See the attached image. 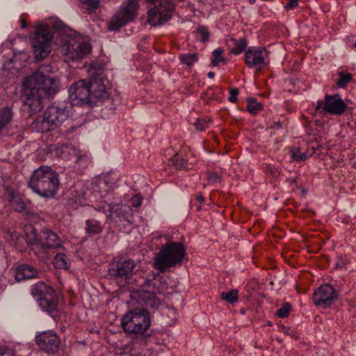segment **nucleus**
I'll use <instances>...</instances> for the list:
<instances>
[{"label":"nucleus","mask_w":356,"mask_h":356,"mask_svg":"<svg viewBox=\"0 0 356 356\" xmlns=\"http://www.w3.org/2000/svg\"><path fill=\"white\" fill-rule=\"evenodd\" d=\"M28 186L42 197H53L58 189V174L49 166H41L33 171Z\"/></svg>","instance_id":"obj_5"},{"label":"nucleus","mask_w":356,"mask_h":356,"mask_svg":"<svg viewBox=\"0 0 356 356\" xmlns=\"http://www.w3.org/2000/svg\"><path fill=\"white\" fill-rule=\"evenodd\" d=\"M31 296L37 300L40 308L50 316L54 317L58 311V297L56 291L43 282L31 286Z\"/></svg>","instance_id":"obj_7"},{"label":"nucleus","mask_w":356,"mask_h":356,"mask_svg":"<svg viewBox=\"0 0 356 356\" xmlns=\"http://www.w3.org/2000/svg\"><path fill=\"white\" fill-rule=\"evenodd\" d=\"M134 268L133 259L118 260L111 264L108 274L115 279L126 280L131 277Z\"/></svg>","instance_id":"obj_16"},{"label":"nucleus","mask_w":356,"mask_h":356,"mask_svg":"<svg viewBox=\"0 0 356 356\" xmlns=\"http://www.w3.org/2000/svg\"><path fill=\"white\" fill-rule=\"evenodd\" d=\"M291 306L289 302H284L282 307L277 310L276 314L280 318L289 316Z\"/></svg>","instance_id":"obj_32"},{"label":"nucleus","mask_w":356,"mask_h":356,"mask_svg":"<svg viewBox=\"0 0 356 356\" xmlns=\"http://www.w3.org/2000/svg\"><path fill=\"white\" fill-rule=\"evenodd\" d=\"M22 24V29H25L28 26V24Z\"/></svg>","instance_id":"obj_50"},{"label":"nucleus","mask_w":356,"mask_h":356,"mask_svg":"<svg viewBox=\"0 0 356 356\" xmlns=\"http://www.w3.org/2000/svg\"><path fill=\"white\" fill-rule=\"evenodd\" d=\"M225 42L229 53L234 55L241 54L248 46V41L243 36L236 38L231 34L226 37Z\"/></svg>","instance_id":"obj_18"},{"label":"nucleus","mask_w":356,"mask_h":356,"mask_svg":"<svg viewBox=\"0 0 356 356\" xmlns=\"http://www.w3.org/2000/svg\"><path fill=\"white\" fill-rule=\"evenodd\" d=\"M196 37L202 42H207L210 37L208 28L205 26H199L196 29Z\"/></svg>","instance_id":"obj_29"},{"label":"nucleus","mask_w":356,"mask_h":356,"mask_svg":"<svg viewBox=\"0 0 356 356\" xmlns=\"http://www.w3.org/2000/svg\"><path fill=\"white\" fill-rule=\"evenodd\" d=\"M238 291L237 289H232L227 292H222L220 294L221 299L228 303L234 304L238 300Z\"/></svg>","instance_id":"obj_26"},{"label":"nucleus","mask_w":356,"mask_h":356,"mask_svg":"<svg viewBox=\"0 0 356 356\" xmlns=\"http://www.w3.org/2000/svg\"><path fill=\"white\" fill-rule=\"evenodd\" d=\"M289 152L291 159L296 162L306 161L307 159L305 151H302L300 147L292 148L289 150Z\"/></svg>","instance_id":"obj_28"},{"label":"nucleus","mask_w":356,"mask_h":356,"mask_svg":"<svg viewBox=\"0 0 356 356\" xmlns=\"http://www.w3.org/2000/svg\"><path fill=\"white\" fill-rule=\"evenodd\" d=\"M186 256V250L182 243L167 242L155 254L153 266L159 273L170 271L172 268L180 267Z\"/></svg>","instance_id":"obj_4"},{"label":"nucleus","mask_w":356,"mask_h":356,"mask_svg":"<svg viewBox=\"0 0 356 356\" xmlns=\"http://www.w3.org/2000/svg\"><path fill=\"white\" fill-rule=\"evenodd\" d=\"M268 54L265 47H250L245 51L243 60L248 68L260 72L269 64Z\"/></svg>","instance_id":"obj_11"},{"label":"nucleus","mask_w":356,"mask_h":356,"mask_svg":"<svg viewBox=\"0 0 356 356\" xmlns=\"http://www.w3.org/2000/svg\"><path fill=\"white\" fill-rule=\"evenodd\" d=\"M298 4V0H289V2L286 4L285 8L286 10H293Z\"/></svg>","instance_id":"obj_42"},{"label":"nucleus","mask_w":356,"mask_h":356,"mask_svg":"<svg viewBox=\"0 0 356 356\" xmlns=\"http://www.w3.org/2000/svg\"><path fill=\"white\" fill-rule=\"evenodd\" d=\"M95 209L106 214L107 218L112 219L118 218L119 221H126L132 223V209L127 204H108L106 202H101L95 207Z\"/></svg>","instance_id":"obj_12"},{"label":"nucleus","mask_w":356,"mask_h":356,"mask_svg":"<svg viewBox=\"0 0 356 356\" xmlns=\"http://www.w3.org/2000/svg\"><path fill=\"white\" fill-rule=\"evenodd\" d=\"M151 325L149 313L146 309L136 308L128 312L121 319V326L127 334H141Z\"/></svg>","instance_id":"obj_8"},{"label":"nucleus","mask_w":356,"mask_h":356,"mask_svg":"<svg viewBox=\"0 0 356 356\" xmlns=\"http://www.w3.org/2000/svg\"><path fill=\"white\" fill-rule=\"evenodd\" d=\"M209 120L204 118L198 119L195 123L194 126L198 131H202L206 130L209 126Z\"/></svg>","instance_id":"obj_34"},{"label":"nucleus","mask_w":356,"mask_h":356,"mask_svg":"<svg viewBox=\"0 0 356 356\" xmlns=\"http://www.w3.org/2000/svg\"><path fill=\"white\" fill-rule=\"evenodd\" d=\"M138 0H127L113 15L115 22H131L138 15Z\"/></svg>","instance_id":"obj_17"},{"label":"nucleus","mask_w":356,"mask_h":356,"mask_svg":"<svg viewBox=\"0 0 356 356\" xmlns=\"http://www.w3.org/2000/svg\"><path fill=\"white\" fill-rule=\"evenodd\" d=\"M50 19L51 20V22H60V21L58 19L57 17H51Z\"/></svg>","instance_id":"obj_48"},{"label":"nucleus","mask_w":356,"mask_h":356,"mask_svg":"<svg viewBox=\"0 0 356 356\" xmlns=\"http://www.w3.org/2000/svg\"><path fill=\"white\" fill-rule=\"evenodd\" d=\"M348 108V105L339 94L325 95L323 100H318L315 110L321 115L330 114L340 116Z\"/></svg>","instance_id":"obj_10"},{"label":"nucleus","mask_w":356,"mask_h":356,"mask_svg":"<svg viewBox=\"0 0 356 356\" xmlns=\"http://www.w3.org/2000/svg\"><path fill=\"white\" fill-rule=\"evenodd\" d=\"M136 295L138 302L144 305L147 308L157 309L160 305V300L154 292L139 291Z\"/></svg>","instance_id":"obj_21"},{"label":"nucleus","mask_w":356,"mask_h":356,"mask_svg":"<svg viewBox=\"0 0 356 356\" xmlns=\"http://www.w3.org/2000/svg\"><path fill=\"white\" fill-rule=\"evenodd\" d=\"M195 199L200 204H202L204 201V198L201 194L197 195Z\"/></svg>","instance_id":"obj_46"},{"label":"nucleus","mask_w":356,"mask_h":356,"mask_svg":"<svg viewBox=\"0 0 356 356\" xmlns=\"http://www.w3.org/2000/svg\"><path fill=\"white\" fill-rule=\"evenodd\" d=\"M19 22H22V23L26 22V19H21Z\"/></svg>","instance_id":"obj_53"},{"label":"nucleus","mask_w":356,"mask_h":356,"mask_svg":"<svg viewBox=\"0 0 356 356\" xmlns=\"http://www.w3.org/2000/svg\"><path fill=\"white\" fill-rule=\"evenodd\" d=\"M136 356H145V355H142V354H138V355H137Z\"/></svg>","instance_id":"obj_55"},{"label":"nucleus","mask_w":356,"mask_h":356,"mask_svg":"<svg viewBox=\"0 0 356 356\" xmlns=\"http://www.w3.org/2000/svg\"><path fill=\"white\" fill-rule=\"evenodd\" d=\"M27 238L30 243L40 245L44 249H56L62 246V240L55 232L48 229H44L39 233L33 229Z\"/></svg>","instance_id":"obj_13"},{"label":"nucleus","mask_w":356,"mask_h":356,"mask_svg":"<svg viewBox=\"0 0 356 356\" xmlns=\"http://www.w3.org/2000/svg\"><path fill=\"white\" fill-rule=\"evenodd\" d=\"M72 108L68 103H54L48 106L43 115L38 116L33 123V128L38 132H47L59 127L72 113Z\"/></svg>","instance_id":"obj_6"},{"label":"nucleus","mask_w":356,"mask_h":356,"mask_svg":"<svg viewBox=\"0 0 356 356\" xmlns=\"http://www.w3.org/2000/svg\"><path fill=\"white\" fill-rule=\"evenodd\" d=\"M238 95V90L237 88H232L230 90V96L229 97V102L235 103L237 102V95Z\"/></svg>","instance_id":"obj_41"},{"label":"nucleus","mask_w":356,"mask_h":356,"mask_svg":"<svg viewBox=\"0 0 356 356\" xmlns=\"http://www.w3.org/2000/svg\"><path fill=\"white\" fill-rule=\"evenodd\" d=\"M154 6L147 12V22H165L171 19L175 12L172 0H145Z\"/></svg>","instance_id":"obj_9"},{"label":"nucleus","mask_w":356,"mask_h":356,"mask_svg":"<svg viewBox=\"0 0 356 356\" xmlns=\"http://www.w3.org/2000/svg\"><path fill=\"white\" fill-rule=\"evenodd\" d=\"M88 3L90 4V6L91 7H92L93 8H97L99 6V0H90Z\"/></svg>","instance_id":"obj_44"},{"label":"nucleus","mask_w":356,"mask_h":356,"mask_svg":"<svg viewBox=\"0 0 356 356\" xmlns=\"http://www.w3.org/2000/svg\"><path fill=\"white\" fill-rule=\"evenodd\" d=\"M247 109L251 114L256 115L262 109V104L255 99L250 98L248 100Z\"/></svg>","instance_id":"obj_30"},{"label":"nucleus","mask_w":356,"mask_h":356,"mask_svg":"<svg viewBox=\"0 0 356 356\" xmlns=\"http://www.w3.org/2000/svg\"><path fill=\"white\" fill-rule=\"evenodd\" d=\"M208 182L211 184H215L220 181V177L216 172H210L207 174Z\"/></svg>","instance_id":"obj_36"},{"label":"nucleus","mask_w":356,"mask_h":356,"mask_svg":"<svg viewBox=\"0 0 356 356\" xmlns=\"http://www.w3.org/2000/svg\"><path fill=\"white\" fill-rule=\"evenodd\" d=\"M76 163L79 164L80 167L86 168L89 163L88 158L86 155H78L76 156Z\"/></svg>","instance_id":"obj_37"},{"label":"nucleus","mask_w":356,"mask_h":356,"mask_svg":"<svg viewBox=\"0 0 356 356\" xmlns=\"http://www.w3.org/2000/svg\"><path fill=\"white\" fill-rule=\"evenodd\" d=\"M0 356H15L13 351L9 348H4L0 350Z\"/></svg>","instance_id":"obj_43"},{"label":"nucleus","mask_w":356,"mask_h":356,"mask_svg":"<svg viewBox=\"0 0 356 356\" xmlns=\"http://www.w3.org/2000/svg\"><path fill=\"white\" fill-rule=\"evenodd\" d=\"M69 99L70 102L68 105H81L83 104H91L95 102L109 101L108 93L102 80L99 78H92L90 82L81 79L74 83L69 88Z\"/></svg>","instance_id":"obj_3"},{"label":"nucleus","mask_w":356,"mask_h":356,"mask_svg":"<svg viewBox=\"0 0 356 356\" xmlns=\"http://www.w3.org/2000/svg\"><path fill=\"white\" fill-rule=\"evenodd\" d=\"M153 26H156L157 25H161L162 24H156V23H154V24H151Z\"/></svg>","instance_id":"obj_52"},{"label":"nucleus","mask_w":356,"mask_h":356,"mask_svg":"<svg viewBox=\"0 0 356 356\" xmlns=\"http://www.w3.org/2000/svg\"><path fill=\"white\" fill-rule=\"evenodd\" d=\"M35 341L40 350L48 355L58 353L61 343L59 335L51 330L38 332Z\"/></svg>","instance_id":"obj_14"},{"label":"nucleus","mask_w":356,"mask_h":356,"mask_svg":"<svg viewBox=\"0 0 356 356\" xmlns=\"http://www.w3.org/2000/svg\"><path fill=\"white\" fill-rule=\"evenodd\" d=\"M179 58L182 64L188 67L193 66L198 60L197 54H181Z\"/></svg>","instance_id":"obj_27"},{"label":"nucleus","mask_w":356,"mask_h":356,"mask_svg":"<svg viewBox=\"0 0 356 356\" xmlns=\"http://www.w3.org/2000/svg\"><path fill=\"white\" fill-rule=\"evenodd\" d=\"M13 117V112L11 107L6 106L0 108V131L10 124Z\"/></svg>","instance_id":"obj_23"},{"label":"nucleus","mask_w":356,"mask_h":356,"mask_svg":"<svg viewBox=\"0 0 356 356\" xmlns=\"http://www.w3.org/2000/svg\"><path fill=\"white\" fill-rule=\"evenodd\" d=\"M339 79L336 83L340 88H345L348 83L353 80V75L350 73H346L343 71H340L337 73Z\"/></svg>","instance_id":"obj_25"},{"label":"nucleus","mask_w":356,"mask_h":356,"mask_svg":"<svg viewBox=\"0 0 356 356\" xmlns=\"http://www.w3.org/2000/svg\"><path fill=\"white\" fill-rule=\"evenodd\" d=\"M256 0H249L250 3L254 4L255 3Z\"/></svg>","instance_id":"obj_51"},{"label":"nucleus","mask_w":356,"mask_h":356,"mask_svg":"<svg viewBox=\"0 0 356 356\" xmlns=\"http://www.w3.org/2000/svg\"><path fill=\"white\" fill-rule=\"evenodd\" d=\"M319 145L318 144L316 145H312L309 144L307 146V149L305 150L306 155L307 156V159L311 157L316 152L317 150L319 149Z\"/></svg>","instance_id":"obj_38"},{"label":"nucleus","mask_w":356,"mask_h":356,"mask_svg":"<svg viewBox=\"0 0 356 356\" xmlns=\"http://www.w3.org/2000/svg\"><path fill=\"white\" fill-rule=\"evenodd\" d=\"M8 201L13 209L26 215L31 213L32 209L29 201L24 202L22 197L15 195L13 191H8Z\"/></svg>","instance_id":"obj_19"},{"label":"nucleus","mask_w":356,"mask_h":356,"mask_svg":"<svg viewBox=\"0 0 356 356\" xmlns=\"http://www.w3.org/2000/svg\"><path fill=\"white\" fill-rule=\"evenodd\" d=\"M222 51L220 49H215L212 53L211 63L213 66H216L220 62H222L225 59L221 56Z\"/></svg>","instance_id":"obj_33"},{"label":"nucleus","mask_w":356,"mask_h":356,"mask_svg":"<svg viewBox=\"0 0 356 356\" xmlns=\"http://www.w3.org/2000/svg\"><path fill=\"white\" fill-rule=\"evenodd\" d=\"M54 265L56 268L67 269L70 267V262L65 254L58 253L54 257Z\"/></svg>","instance_id":"obj_24"},{"label":"nucleus","mask_w":356,"mask_h":356,"mask_svg":"<svg viewBox=\"0 0 356 356\" xmlns=\"http://www.w3.org/2000/svg\"><path fill=\"white\" fill-rule=\"evenodd\" d=\"M336 290L328 284L320 286L314 293L313 301L316 306L326 309L337 299Z\"/></svg>","instance_id":"obj_15"},{"label":"nucleus","mask_w":356,"mask_h":356,"mask_svg":"<svg viewBox=\"0 0 356 356\" xmlns=\"http://www.w3.org/2000/svg\"><path fill=\"white\" fill-rule=\"evenodd\" d=\"M38 272L35 267L29 264H22L17 267L15 277L17 282H22L38 277Z\"/></svg>","instance_id":"obj_20"},{"label":"nucleus","mask_w":356,"mask_h":356,"mask_svg":"<svg viewBox=\"0 0 356 356\" xmlns=\"http://www.w3.org/2000/svg\"><path fill=\"white\" fill-rule=\"evenodd\" d=\"M50 72V65L40 66L36 72L26 77L23 82L24 104L31 113L40 111L44 106L43 100L53 96L58 90V80L45 74Z\"/></svg>","instance_id":"obj_2"},{"label":"nucleus","mask_w":356,"mask_h":356,"mask_svg":"<svg viewBox=\"0 0 356 356\" xmlns=\"http://www.w3.org/2000/svg\"><path fill=\"white\" fill-rule=\"evenodd\" d=\"M35 31L30 35L33 53L37 60L46 58L51 51V43L62 47L66 62H76L84 58L92 50L88 38L78 35L71 37L69 27L65 24H36Z\"/></svg>","instance_id":"obj_1"},{"label":"nucleus","mask_w":356,"mask_h":356,"mask_svg":"<svg viewBox=\"0 0 356 356\" xmlns=\"http://www.w3.org/2000/svg\"><path fill=\"white\" fill-rule=\"evenodd\" d=\"M200 209H201V207H200V206H197V211H200Z\"/></svg>","instance_id":"obj_54"},{"label":"nucleus","mask_w":356,"mask_h":356,"mask_svg":"<svg viewBox=\"0 0 356 356\" xmlns=\"http://www.w3.org/2000/svg\"><path fill=\"white\" fill-rule=\"evenodd\" d=\"M172 165L177 170H186L188 168V161L178 155L173 158Z\"/></svg>","instance_id":"obj_31"},{"label":"nucleus","mask_w":356,"mask_h":356,"mask_svg":"<svg viewBox=\"0 0 356 356\" xmlns=\"http://www.w3.org/2000/svg\"><path fill=\"white\" fill-rule=\"evenodd\" d=\"M104 225L95 218L88 219L85 222V232L89 236H95L103 231Z\"/></svg>","instance_id":"obj_22"},{"label":"nucleus","mask_w":356,"mask_h":356,"mask_svg":"<svg viewBox=\"0 0 356 356\" xmlns=\"http://www.w3.org/2000/svg\"><path fill=\"white\" fill-rule=\"evenodd\" d=\"M142 197L138 194H135L130 200H129V207H131V209L138 208L140 207L142 204Z\"/></svg>","instance_id":"obj_35"},{"label":"nucleus","mask_w":356,"mask_h":356,"mask_svg":"<svg viewBox=\"0 0 356 356\" xmlns=\"http://www.w3.org/2000/svg\"><path fill=\"white\" fill-rule=\"evenodd\" d=\"M279 331L284 333L286 335L291 336L292 337H294V332L289 327H287V326H285V325H281L279 327Z\"/></svg>","instance_id":"obj_40"},{"label":"nucleus","mask_w":356,"mask_h":356,"mask_svg":"<svg viewBox=\"0 0 356 356\" xmlns=\"http://www.w3.org/2000/svg\"><path fill=\"white\" fill-rule=\"evenodd\" d=\"M207 76H208L209 78L213 79L215 76V73L213 72H209L207 74Z\"/></svg>","instance_id":"obj_49"},{"label":"nucleus","mask_w":356,"mask_h":356,"mask_svg":"<svg viewBox=\"0 0 356 356\" xmlns=\"http://www.w3.org/2000/svg\"><path fill=\"white\" fill-rule=\"evenodd\" d=\"M126 24H108L107 30L109 31H119Z\"/></svg>","instance_id":"obj_39"},{"label":"nucleus","mask_w":356,"mask_h":356,"mask_svg":"<svg viewBox=\"0 0 356 356\" xmlns=\"http://www.w3.org/2000/svg\"><path fill=\"white\" fill-rule=\"evenodd\" d=\"M154 280L156 281H159L160 283L161 284H165V285L167 284V282H166V280H165V278L163 277H159L158 279L157 278H155Z\"/></svg>","instance_id":"obj_47"},{"label":"nucleus","mask_w":356,"mask_h":356,"mask_svg":"<svg viewBox=\"0 0 356 356\" xmlns=\"http://www.w3.org/2000/svg\"><path fill=\"white\" fill-rule=\"evenodd\" d=\"M282 127V124L281 122L278 121V122H274L273 124L272 125L271 128L273 129L278 130V129H281Z\"/></svg>","instance_id":"obj_45"}]
</instances>
